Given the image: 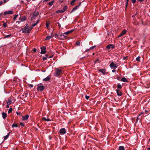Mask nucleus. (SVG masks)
<instances>
[{
	"label": "nucleus",
	"instance_id": "f257e3e1",
	"mask_svg": "<svg viewBox=\"0 0 150 150\" xmlns=\"http://www.w3.org/2000/svg\"><path fill=\"white\" fill-rule=\"evenodd\" d=\"M32 29V27H31L30 28L28 26H27V24L25 26L24 28L22 29L21 30L22 31V33H29L31 30Z\"/></svg>",
	"mask_w": 150,
	"mask_h": 150
},
{
	"label": "nucleus",
	"instance_id": "f03ea898",
	"mask_svg": "<svg viewBox=\"0 0 150 150\" xmlns=\"http://www.w3.org/2000/svg\"><path fill=\"white\" fill-rule=\"evenodd\" d=\"M56 71L55 74V76H59L62 73V71L60 69H56Z\"/></svg>",
	"mask_w": 150,
	"mask_h": 150
},
{
	"label": "nucleus",
	"instance_id": "7ed1b4c3",
	"mask_svg": "<svg viewBox=\"0 0 150 150\" xmlns=\"http://www.w3.org/2000/svg\"><path fill=\"white\" fill-rule=\"evenodd\" d=\"M110 66L112 69H116L117 67V66L114 64L113 62H111L110 65Z\"/></svg>",
	"mask_w": 150,
	"mask_h": 150
},
{
	"label": "nucleus",
	"instance_id": "20e7f679",
	"mask_svg": "<svg viewBox=\"0 0 150 150\" xmlns=\"http://www.w3.org/2000/svg\"><path fill=\"white\" fill-rule=\"evenodd\" d=\"M59 132L62 135L66 133V129L64 128H61L59 131Z\"/></svg>",
	"mask_w": 150,
	"mask_h": 150
},
{
	"label": "nucleus",
	"instance_id": "39448f33",
	"mask_svg": "<svg viewBox=\"0 0 150 150\" xmlns=\"http://www.w3.org/2000/svg\"><path fill=\"white\" fill-rule=\"evenodd\" d=\"M45 88V87L43 86H39L38 87L37 90L42 91Z\"/></svg>",
	"mask_w": 150,
	"mask_h": 150
},
{
	"label": "nucleus",
	"instance_id": "423d86ee",
	"mask_svg": "<svg viewBox=\"0 0 150 150\" xmlns=\"http://www.w3.org/2000/svg\"><path fill=\"white\" fill-rule=\"evenodd\" d=\"M46 48L45 46H43L41 48V52L40 53L42 54H44L46 52L45 50Z\"/></svg>",
	"mask_w": 150,
	"mask_h": 150
},
{
	"label": "nucleus",
	"instance_id": "0eeeda50",
	"mask_svg": "<svg viewBox=\"0 0 150 150\" xmlns=\"http://www.w3.org/2000/svg\"><path fill=\"white\" fill-rule=\"evenodd\" d=\"M115 48L114 46L112 44H110L109 45H108L106 47V48L108 49H110V48H112V49H113Z\"/></svg>",
	"mask_w": 150,
	"mask_h": 150
},
{
	"label": "nucleus",
	"instance_id": "6e6552de",
	"mask_svg": "<svg viewBox=\"0 0 150 150\" xmlns=\"http://www.w3.org/2000/svg\"><path fill=\"white\" fill-rule=\"evenodd\" d=\"M116 91L117 93L118 96H120L122 95V93L120 90L118 89H117Z\"/></svg>",
	"mask_w": 150,
	"mask_h": 150
},
{
	"label": "nucleus",
	"instance_id": "1a4fd4ad",
	"mask_svg": "<svg viewBox=\"0 0 150 150\" xmlns=\"http://www.w3.org/2000/svg\"><path fill=\"white\" fill-rule=\"evenodd\" d=\"M127 30H123L122 32L120 33V35L118 36V37H120L122 36V35H124V34H125L126 33Z\"/></svg>",
	"mask_w": 150,
	"mask_h": 150
},
{
	"label": "nucleus",
	"instance_id": "9d476101",
	"mask_svg": "<svg viewBox=\"0 0 150 150\" xmlns=\"http://www.w3.org/2000/svg\"><path fill=\"white\" fill-rule=\"evenodd\" d=\"M13 13V11H5L4 13V15H6L8 14H12Z\"/></svg>",
	"mask_w": 150,
	"mask_h": 150
},
{
	"label": "nucleus",
	"instance_id": "9b49d317",
	"mask_svg": "<svg viewBox=\"0 0 150 150\" xmlns=\"http://www.w3.org/2000/svg\"><path fill=\"white\" fill-rule=\"evenodd\" d=\"M26 19V17L25 16H23L21 18H20L19 20L21 21H24Z\"/></svg>",
	"mask_w": 150,
	"mask_h": 150
},
{
	"label": "nucleus",
	"instance_id": "f8f14e48",
	"mask_svg": "<svg viewBox=\"0 0 150 150\" xmlns=\"http://www.w3.org/2000/svg\"><path fill=\"white\" fill-rule=\"evenodd\" d=\"M98 71L101 72L103 74H105V69H101L98 70Z\"/></svg>",
	"mask_w": 150,
	"mask_h": 150
},
{
	"label": "nucleus",
	"instance_id": "ddd939ff",
	"mask_svg": "<svg viewBox=\"0 0 150 150\" xmlns=\"http://www.w3.org/2000/svg\"><path fill=\"white\" fill-rule=\"evenodd\" d=\"M54 37L53 35H48L47 36H46L45 40H49L50 39V38H52Z\"/></svg>",
	"mask_w": 150,
	"mask_h": 150
},
{
	"label": "nucleus",
	"instance_id": "4468645a",
	"mask_svg": "<svg viewBox=\"0 0 150 150\" xmlns=\"http://www.w3.org/2000/svg\"><path fill=\"white\" fill-rule=\"evenodd\" d=\"M29 117V115H26L24 116H23L22 117H23V120H27Z\"/></svg>",
	"mask_w": 150,
	"mask_h": 150
},
{
	"label": "nucleus",
	"instance_id": "2eb2a0df",
	"mask_svg": "<svg viewBox=\"0 0 150 150\" xmlns=\"http://www.w3.org/2000/svg\"><path fill=\"white\" fill-rule=\"evenodd\" d=\"M81 4V3H79V5H78V6H75V7H74L73 8V9H72V11H71V12H72L74 11L75 10H76L78 8H79V6L80 5V4Z\"/></svg>",
	"mask_w": 150,
	"mask_h": 150
},
{
	"label": "nucleus",
	"instance_id": "dca6fc26",
	"mask_svg": "<svg viewBox=\"0 0 150 150\" xmlns=\"http://www.w3.org/2000/svg\"><path fill=\"white\" fill-rule=\"evenodd\" d=\"M39 15L38 11H35L33 14V16L36 17Z\"/></svg>",
	"mask_w": 150,
	"mask_h": 150
},
{
	"label": "nucleus",
	"instance_id": "f3484780",
	"mask_svg": "<svg viewBox=\"0 0 150 150\" xmlns=\"http://www.w3.org/2000/svg\"><path fill=\"white\" fill-rule=\"evenodd\" d=\"M2 117L4 119H5L7 117L6 114L4 112H3L2 113Z\"/></svg>",
	"mask_w": 150,
	"mask_h": 150
},
{
	"label": "nucleus",
	"instance_id": "a211bd4d",
	"mask_svg": "<svg viewBox=\"0 0 150 150\" xmlns=\"http://www.w3.org/2000/svg\"><path fill=\"white\" fill-rule=\"evenodd\" d=\"M50 79V78L49 76H47L43 79V81H47Z\"/></svg>",
	"mask_w": 150,
	"mask_h": 150
},
{
	"label": "nucleus",
	"instance_id": "6ab92c4d",
	"mask_svg": "<svg viewBox=\"0 0 150 150\" xmlns=\"http://www.w3.org/2000/svg\"><path fill=\"white\" fill-rule=\"evenodd\" d=\"M39 21H40V20L39 19H38L37 21V22L34 23V24H33L32 25V27H34L35 26V25H36L37 24L39 23Z\"/></svg>",
	"mask_w": 150,
	"mask_h": 150
},
{
	"label": "nucleus",
	"instance_id": "aec40b11",
	"mask_svg": "<svg viewBox=\"0 0 150 150\" xmlns=\"http://www.w3.org/2000/svg\"><path fill=\"white\" fill-rule=\"evenodd\" d=\"M121 81L123 82H127V80L126 79V78H125V77H123L122 78V79H121Z\"/></svg>",
	"mask_w": 150,
	"mask_h": 150
},
{
	"label": "nucleus",
	"instance_id": "412c9836",
	"mask_svg": "<svg viewBox=\"0 0 150 150\" xmlns=\"http://www.w3.org/2000/svg\"><path fill=\"white\" fill-rule=\"evenodd\" d=\"M54 0H53L49 2L48 3V4L49 5V6H51L52 5V4H53L54 2Z\"/></svg>",
	"mask_w": 150,
	"mask_h": 150
},
{
	"label": "nucleus",
	"instance_id": "4be33fe9",
	"mask_svg": "<svg viewBox=\"0 0 150 150\" xmlns=\"http://www.w3.org/2000/svg\"><path fill=\"white\" fill-rule=\"evenodd\" d=\"M119 148V150H125V148L123 146H120Z\"/></svg>",
	"mask_w": 150,
	"mask_h": 150
},
{
	"label": "nucleus",
	"instance_id": "5701e85b",
	"mask_svg": "<svg viewBox=\"0 0 150 150\" xmlns=\"http://www.w3.org/2000/svg\"><path fill=\"white\" fill-rule=\"evenodd\" d=\"M67 8H68V7H67V6H64L63 7V8L62 9V10H63V11H66V10L67 9Z\"/></svg>",
	"mask_w": 150,
	"mask_h": 150
},
{
	"label": "nucleus",
	"instance_id": "b1692460",
	"mask_svg": "<svg viewBox=\"0 0 150 150\" xmlns=\"http://www.w3.org/2000/svg\"><path fill=\"white\" fill-rule=\"evenodd\" d=\"M68 33L66 32H65L62 34V35H63V38H64L66 37V35H67Z\"/></svg>",
	"mask_w": 150,
	"mask_h": 150
},
{
	"label": "nucleus",
	"instance_id": "393cba45",
	"mask_svg": "<svg viewBox=\"0 0 150 150\" xmlns=\"http://www.w3.org/2000/svg\"><path fill=\"white\" fill-rule=\"evenodd\" d=\"M9 135V133L6 135L4 136V138L5 139H7Z\"/></svg>",
	"mask_w": 150,
	"mask_h": 150
},
{
	"label": "nucleus",
	"instance_id": "a878e982",
	"mask_svg": "<svg viewBox=\"0 0 150 150\" xmlns=\"http://www.w3.org/2000/svg\"><path fill=\"white\" fill-rule=\"evenodd\" d=\"M18 127V126H17V124H15V123L13 124L12 125V127Z\"/></svg>",
	"mask_w": 150,
	"mask_h": 150
},
{
	"label": "nucleus",
	"instance_id": "bb28decb",
	"mask_svg": "<svg viewBox=\"0 0 150 150\" xmlns=\"http://www.w3.org/2000/svg\"><path fill=\"white\" fill-rule=\"evenodd\" d=\"M42 120H45L47 121H50V119H47L45 117H43L42 118Z\"/></svg>",
	"mask_w": 150,
	"mask_h": 150
},
{
	"label": "nucleus",
	"instance_id": "cd10ccee",
	"mask_svg": "<svg viewBox=\"0 0 150 150\" xmlns=\"http://www.w3.org/2000/svg\"><path fill=\"white\" fill-rule=\"evenodd\" d=\"M59 35H57V34L56 33L55 34V38H57L60 39V38L59 37Z\"/></svg>",
	"mask_w": 150,
	"mask_h": 150
},
{
	"label": "nucleus",
	"instance_id": "c85d7f7f",
	"mask_svg": "<svg viewBox=\"0 0 150 150\" xmlns=\"http://www.w3.org/2000/svg\"><path fill=\"white\" fill-rule=\"evenodd\" d=\"M117 88H119L121 89L122 88V85L119 84H117Z\"/></svg>",
	"mask_w": 150,
	"mask_h": 150
},
{
	"label": "nucleus",
	"instance_id": "c756f323",
	"mask_svg": "<svg viewBox=\"0 0 150 150\" xmlns=\"http://www.w3.org/2000/svg\"><path fill=\"white\" fill-rule=\"evenodd\" d=\"M74 30H70V31H68L67 32V33H68V34H69L71 33L72 32H73Z\"/></svg>",
	"mask_w": 150,
	"mask_h": 150
},
{
	"label": "nucleus",
	"instance_id": "7c9ffc66",
	"mask_svg": "<svg viewBox=\"0 0 150 150\" xmlns=\"http://www.w3.org/2000/svg\"><path fill=\"white\" fill-rule=\"evenodd\" d=\"M11 103V100H8L7 102V104L8 105H10Z\"/></svg>",
	"mask_w": 150,
	"mask_h": 150
},
{
	"label": "nucleus",
	"instance_id": "2f4dec72",
	"mask_svg": "<svg viewBox=\"0 0 150 150\" xmlns=\"http://www.w3.org/2000/svg\"><path fill=\"white\" fill-rule=\"evenodd\" d=\"M12 110L13 109L12 108H10L8 111V113H11L12 111Z\"/></svg>",
	"mask_w": 150,
	"mask_h": 150
},
{
	"label": "nucleus",
	"instance_id": "473e14b6",
	"mask_svg": "<svg viewBox=\"0 0 150 150\" xmlns=\"http://www.w3.org/2000/svg\"><path fill=\"white\" fill-rule=\"evenodd\" d=\"M36 17L33 16H32L31 17V20L32 21H33V20L35 19V18Z\"/></svg>",
	"mask_w": 150,
	"mask_h": 150
},
{
	"label": "nucleus",
	"instance_id": "72a5a7b5",
	"mask_svg": "<svg viewBox=\"0 0 150 150\" xmlns=\"http://www.w3.org/2000/svg\"><path fill=\"white\" fill-rule=\"evenodd\" d=\"M64 12V11H63V10H59L57 11L56 12L57 13L60 12L61 13H62Z\"/></svg>",
	"mask_w": 150,
	"mask_h": 150
},
{
	"label": "nucleus",
	"instance_id": "f704fd0d",
	"mask_svg": "<svg viewBox=\"0 0 150 150\" xmlns=\"http://www.w3.org/2000/svg\"><path fill=\"white\" fill-rule=\"evenodd\" d=\"M136 60L137 61H140V57H137L136 58Z\"/></svg>",
	"mask_w": 150,
	"mask_h": 150
},
{
	"label": "nucleus",
	"instance_id": "c9c22d12",
	"mask_svg": "<svg viewBox=\"0 0 150 150\" xmlns=\"http://www.w3.org/2000/svg\"><path fill=\"white\" fill-rule=\"evenodd\" d=\"M48 57V55H46L45 57H44L43 58V59L44 60H46L47 59V57Z\"/></svg>",
	"mask_w": 150,
	"mask_h": 150
},
{
	"label": "nucleus",
	"instance_id": "e433bc0d",
	"mask_svg": "<svg viewBox=\"0 0 150 150\" xmlns=\"http://www.w3.org/2000/svg\"><path fill=\"white\" fill-rule=\"evenodd\" d=\"M63 33H59V36L60 37H62V38H63V35H62V34H63Z\"/></svg>",
	"mask_w": 150,
	"mask_h": 150
},
{
	"label": "nucleus",
	"instance_id": "4c0bfd02",
	"mask_svg": "<svg viewBox=\"0 0 150 150\" xmlns=\"http://www.w3.org/2000/svg\"><path fill=\"white\" fill-rule=\"evenodd\" d=\"M96 47V46H92V47H90V50H91V49H92L95 48V47Z\"/></svg>",
	"mask_w": 150,
	"mask_h": 150
},
{
	"label": "nucleus",
	"instance_id": "58836bf2",
	"mask_svg": "<svg viewBox=\"0 0 150 150\" xmlns=\"http://www.w3.org/2000/svg\"><path fill=\"white\" fill-rule=\"evenodd\" d=\"M18 16V14H17V15H15L13 18V20H15L17 17Z\"/></svg>",
	"mask_w": 150,
	"mask_h": 150
},
{
	"label": "nucleus",
	"instance_id": "ea45409f",
	"mask_svg": "<svg viewBox=\"0 0 150 150\" xmlns=\"http://www.w3.org/2000/svg\"><path fill=\"white\" fill-rule=\"evenodd\" d=\"M3 25V26L4 27H6V26H7L6 23H4Z\"/></svg>",
	"mask_w": 150,
	"mask_h": 150
},
{
	"label": "nucleus",
	"instance_id": "a19ab883",
	"mask_svg": "<svg viewBox=\"0 0 150 150\" xmlns=\"http://www.w3.org/2000/svg\"><path fill=\"white\" fill-rule=\"evenodd\" d=\"M76 44L77 45H80V42H76Z\"/></svg>",
	"mask_w": 150,
	"mask_h": 150
},
{
	"label": "nucleus",
	"instance_id": "79ce46f5",
	"mask_svg": "<svg viewBox=\"0 0 150 150\" xmlns=\"http://www.w3.org/2000/svg\"><path fill=\"white\" fill-rule=\"evenodd\" d=\"M85 98L86 99L88 100L89 98V96L86 95V96Z\"/></svg>",
	"mask_w": 150,
	"mask_h": 150
},
{
	"label": "nucleus",
	"instance_id": "37998d69",
	"mask_svg": "<svg viewBox=\"0 0 150 150\" xmlns=\"http://www.w3.org/2000/svg\"><path fill=\"white\" fill-rule=\"evenodd\" d=\"M11 36V35H7L6 36L5 38H8V37H10Z\"/></svg>",
	"mask_w": 150,
	"mask_h": 150
},
{
	"label": "nucleus",
	"instance_id": "c03bdc74",
	"mask_svg": "<svg viewBox=\"0 0 150 150\" xmlns=\"http://www.w3.org/2000/svg\"><path fill=\"white\" fill-rule=\"evenodd\" d=\"M136 0H132V2L133 3H134L136 2Z\"/></svg>",
	"mask_w": 150,
	"mask_h": 150
},
{
	"label": "nucleus",
	"instance_id": "a18cd8bd",
	"mask_svg": "<svg viewBox=\"0 0 150 150\" xmlns=\"http://www.w3.org/2000/svg\"><path fill=\"white\" fill-rule=\"evenodd\" d=\"M49 25V23H46V27H47V28H48Z\"/></svg>",
	"mask_w": 150,
	"mask_h": 150
},
{
	"label": "nucleus",
	"instance_id": "49530a36",
	"mask_svg": "<svg viewBox=\"0 0 150 150\" xmlns=\"http://www.w3.org/2000/svg\"><path fill=\"white\" fill-rule=\"evenodd\" d=\"M20 125H21V126H22L23 127L24 126V124L23 123H22V122H21L20 123Z\"/></svg>",
	"mask_w": 150,
	"mask_h": 150
},
{
	"label": "nucleus",
	"instance_id": "de8ad7c7",
	"mask_svg": "<svg viewBox=\"0 0 150 150\" xmlns=\"http://www.w3.org/2000/svg\"><path fill=\"white\" fill-rule=\"evenodd\" d=\"M128 2L126 1V7H127L128 5Z\"/></svg>",
	"mask_w": 150,
	"mask_h": 150
},
{
	"label": "nucleus",
	"instance_id": "09e8293b",
	"mask_svg": "<svg viewBox=\"0 0 150 150\" xmlns=\"http://www.w3.org/2000/svg\"><path fill=\"white\" fill-rule=\"evenodd\" d=\"M90 50H91L90 48L88 49H86V50L85 52H88V51H89Z\"/></svg>",
	"mask_w": 150,
	"mask_h": 150
},
{
	"label": "nucleus",
	"instance_id": "8fccbe9b",
	"mask_svg": "<svg viewBox=\"0 0 150 150\" xmlns=\"http://www.w3.org/2000/svg\"><path fill=\"white\" fill-rule=\"evenodd\" d=\"M20 23V21H17L16 22V23H18V24H19Z\"/></svg>",
	"mask_w": 150,
	"mask_h": 150
},
{
	"label": "nucleus",
	"instance_id": "3c124183",
	"mask_svg": "<svg viewBox=\"0 0 150 150\" xmlns=\"http://www.w3.org/2000/svg\"><path fill=\"white\" fill-rule=\"evenodd\" d=\"M36 49H35V48H34V49H33V51L34 52H35L36 51Z\"/></svg>",
	"mask_w": 150,
	"mask_h": 150
},
{
	"label": "nucleus",
	"instance_id": "603ef678",
	"mask_svg": "<svg viewBox=\"0 0 150 150\" xmlns=\"http://www.w3.org/2000/svg\"><path fill=\"white\" fill-rule=\"evenodd\" d=\"M127 58V57H124L123 58V59L125 60Z\"/></svg>",
	"mask_w": 150,
	"mask_h": 150
},
{
	"label": "nucleus",
	"instance_id": "864d4df0",
	"mask_svg": "<svg viewBox=\"0 0 150 150\" xmlns=\"http://www.w3.org/2000/svg\"><path fill=\"white\" fill-rule=\"evenodd\" d=\"M16 114L17 115H20V114H21V113L20 112H16Z\"/></svg>",
	"mask_w": 150,
	"mask_h": 150
},
{
	"label": "nucleus",
	"instance_id": "5fc2aeb1",
	"mask_svg": "<svg viewBox=\"0 0 150 150\" xmlns=\"http://www.w3.org/2000/svg\"><path fill=\"white\" fill-rule=\"evenodd\" d=\"M9 105H8V104H7V105H6V107L7 108H9Z\"/></svg>",
	"mask_w": 150,
	"mask_h": 150
},
{
	"label": "nucleus",
	"instance_id": "6e6d98bb",
	"mask_svg": "<svg viewBox=\"0 0 150 150\" xmlns=\"http://www.w3.org/2000/svg\"><path fill=\"white\" fill-rule=\"evenodd\" d=\"M116 71V70L115 69H113L112 70V71L113 72H114Z\"/></svg>",
	"mask_w": 150,
	"mask_h": 150
},
{
	"label": "nucleus",
	"instance_id": "4d7b16f0",
	"mask_svg": "<svg viewBox=\"0 0 150 150\" xmlns=\"http://www.w3.org/2000/svg\"><path fill=\"white\" fill-rule=\"evenodd\" d=\"M3 2L2 1H0V5H1L3 4Z\"/></svg>",
	"mask_w": 150,
	"mask_h": 150
},
{
	"label": "nucleus",
	"instance_id": "13d9d810",
	"mask_svg": "<svg viewBox=\"0 0 150 150\" xmlns=\"http://www.w3.org/2000/svg\"><path fill=\"white\" fill-rule=\"evenodd\" d=\"M30 86L31 87H33V85H32V84H30Z\"/></svg>",
	"mask_w": 150,
	"mask_h": 150
},
{
	"label": "nucleus",
	"instance_id": "bf43d9fd",
	"mask_svg": "<svg viewBox=\"0 0 150 150\" xmlns=\"http://www.w3.org/2000/svg\"><path fill=\"white\" fill-rule=\"evenodd\" d=\"M140 2H142L144 0H138Z\"/></svg>",
	"mask_w": 150,
	"mask_h": 150
},
{
	"label": "nucleus",
	"instance_id": "052dcab7",
	"mask_svg": "<svg viewBox=\"0 0 150 150\" xmlns=\"http://www.w3.org/2000/svg\"><path fill=\"white\" fill-rule=\"evenodd\" d=\"M58 23V25H59V27H61V25L59 24V23Z\"/></svg>",
	"mask_w": 150,
	"mask_h": 150
},
{
	"label": "nucleus",
	"instance_id": "680f3d73",
	"mask_svg": "<svg viewBox=\"0 0 150 150\" xmlns=\"http://www.w3.org/2000/svg\"><path fill=\"white\" fill-rule=\"evenodd\" d=\"M147 150H150V147H149V148H148L147 149Z\"/></svg>",
	"mask_w": 150,
	"mask_h": 150
},
{
	"label": "nucleus",
	"instance_id": "e2e57ef3",
	"mask_svg": "<svg viewBox=\"0 0 150 150\" xmlns=\"http://www.w3.org/2000/svg\"><path fill=\"white\" fill-rule=\"evenodd\" d=\"M53 55H52V56H50L49 57V58H51L52 57H53Z\"/></svg>",
	"mask_w": 150,
	"mask_h": 150
},
{
	"label": "nucleus",
	"instance_id": "0e129e2a",
	"mask_svg": "<svg viewBox=\"0 0 150 150\" xmlns=\"http://www.w3.org/2000/svg\"><path fill=\"white\" fill-rule=\"evenodd\" d=\"M4 3H6V0H4Z\"/></svg>",
	"mask_w": 150,
	"mask_h": 150
},
{
	"label": "nucleus",
	"instance_id": "69168bd1",
	"mask_svg": "<svg viewBox=\"0 0 150 150\" xmlns=\"http://www.w3.org/2000/svg\"><path fill=\"white\" fill-rule=\"evenodd\" d=\"M49 0H45L44 1H48Z\"/></svg>",
	"mask_w": 150,
	"mask_h": 150
},
{
	"label": "nucleus",
	"instance_id": "338daca9",
	"mask_svg": "<svg viewBox=\"0 0 150 150\" xmlns=\"http://www.w3.org/2000/svg\"><path fill=\"white\" fill-rule=\"evenodd\" d=\"M129 0H126V1L127 2H129Z\"/></svg>",
	"mask_w": 150,
	"mask_h": 150
},
{
	"label": "nucleus",
	"instance_id": "774afa93",
	"mask_svg": "<svg viewBox=\"0 0 150 150\" xmlns=\"http://www.w3.org/2000/svg\"><path fill=\"white\" fill-rule=\"evenodd\" d=\"M149 141H150V139H149Z\"/></svg>",
	"mask_w": 150,
	"mask_h": 150
}]
</instances>
